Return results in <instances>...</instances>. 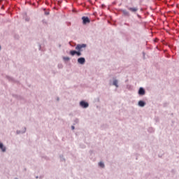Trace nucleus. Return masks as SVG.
<instances>
[{"mask_svg": "<svg viewBox=\"0 0 179 179\" xmlns=\"http://www.w3.org/2000/svg\"><path fill=\"white\" fill-rule=\"evenodd\" d=\"M83 48H86V44H78L76 47V50L80 52L83 51Z\"/></svg>", "mask_w": 179, "mask_h": 179, "instance_id": "obj_1", "label": "nucleus"}, {"mask_svg": "<svg viewBox=\"0 0 179 179\" xmlns=\"http://www.w3.org/2000/svg\"><path fill=\"white\" fill-rule=\"evenodd\" d=\"M64 61H69L70 58L69 57H64Z\"/></svg>", "mask_w": 179, "mask_h": 179, "instance_id": "obj_13", "label": "nucleus"}, {"mask_svg": "<svg viewBox=\"0 0 179 179\" xmlns=\"http://www.w3.org/2000/svg\"><path fill=\"white\" fill-rule=\"evenodd\" d=\"M78 64H80L81 65H83L85 62H86V59H85V57H80L78 59Z\"/></svg>", "mask_w": 179, "mask_h": 179, "instance_id": "obj_4", "label": "nucleus"}, {"mask_svg": "<svg viewBox=\"0 0 179 179\" xmlns=\"http://www.w3.org/2000/svg\"><path fill=\"white\" fill-rule=\"evenodd\" d=\"M77 51L76 50H71L70 51V55H72V57H73V55H76Z\"/></svg>", "mask_w": 179, "mask_h": 179, "instance_id": "obj_9", "label": "nucleus"}, {"mask_svg": "<svg viewBox=\"0 0 179 179\" xmlns=\"http://www.w3.org/2000/svg\"><path fill=\"white\" fill-rule=\"evenodd\" d=\"M76 55H78V57H80V55H82V53H81V52L80 51H77V52H76Z\"/></svg>", "mask_w": 179, "mask_h": 179, "instance_id": "obj_12", "label": "nucleus"}, {"mask_svg": "<svg viewBox=\"0 0 179 179\" xmlns=\"http://www.w3.org/2000/svg\"><path fill=\"white\" fill-rule=\"evenodd\" d=\"M2 1H3V0H0V2H2Z\"/></svg>", "mask_w": 179, "mask_h": 179, "instance_id": "obj_16", "label": "nucleus"}, {"mask_svg": "<svg viewBox=\"0 0 179 179\" xmlns=\"http://www.w3.org/2000/svg\"><path fill=\"white\" fill-rule=\"evenodd\" d=\"M123 13H124V15H129V13H128V12L126 11V10H124V11H123Z\"/></svg>", "mask_w": 179, "mask_h": 179, "instance_id": "obj_14", "label": "nucleus"}, {"mask_svg": "<svg viewBox=\"0 0 179 179\" xmlns=\"http://www.w3.org/2000/svg\"><path fill=\"white\" fill-rule=\"evenodd\" d=\"M99 166L100 167H101L102 169H104V163H103V162H99Z\"/></svg>", "mask_w": 179, "mask_h": 179, "instance_id": "obj_11", "label": "nucleus"}, {"mask_svg": "<svg viewBox=\"0 0 179 179\" xmlns=\"http://www.w3.org/2000/svg\"><path fill=\"white\" fill-rule=\"evenodd\" d=\"M80 106L83 107V108H87V107H89V103L87 102L82 101L80 102Z\"/></svg>", "mask_w": 179, "mask_h": 179, "instance_id": "obj_2", "label": "nucleus"}, {"mask_svg": "<svg viewBox=\"0 0 179 179\" xmlns=\"http://www.w3.org/2000/svg\"><path fill=\"white\" fill-rule=\"evenodd\" d=\"M113 85H114V86H115L116 87H118V80H115L113 81Z\"/></svg>", "mask_w": 179, "mask_h": 179, "instance_id": "obj_10", "label": "nucleus"}, {"mask_svg": "<svg viewBox=\"0 0 179 179\" xmlns=\"http://www.w3.org/2000/svg\"><path fill=\"white\" fill-rule=\"evenodd\" d=\"M0 149H1L2 152H6V148L3 147V144L0 143Z\"/></svg>", "mask_w": 179, "mask_h": 179, "instance_id": "obj_7", "label": "nucleus"}, {"mask_svg": "<svg viewBox=\"0 0 179 179\" xmlns=\"http://www.w3.org/2000/svg\"><path fill=\"white\" fill-rule=\"evenodd\" d=\"M138 94L143 96L145 94V90L143 88H140L138 90Z\"/></svg>", "mask_w": 179, "mask_h": 179, "instance_id": "obj_6", "label": "nucleus"}, {"mask_svg": "<svg viewBox=\"0 0 179 179\" xmlns=\"http://www.w3.org/2000/svg\"><path fill=\"white\" fill-rule=\"evenodd\" d=\"M71 129H75V127H74V126H72V127H71Z\"/></svg>", "mask_w": 179, "mask_h": 179, "instance_id": "obj_15", "label": "nucleus"}, {"mask_svg": "<svg viewBox=\"0 0 179 179\" xmlns=\"http://www.w3.org/2000/svg\"><path fill=\"white\" fill-rule=\"evenodd\" d=\"M138 106H139L140 107H145V103L143 102V101H140L138 102Z\"/></svg>", "mask_w": 179, "mask_h": 179, "instance_id": "obj_8", "label": "nucleus"}, {"mask_svg": "<svg viewBox=\"0 0 179 179\" xmlns=\"http://www.w3.org/2000/svg\"><path fill=\"white\" fill-rule=\"evenodd\" d=\"M128 10H130V12H133V13H135V12H138V8L136 7H133V8H128Z\"/></svg>", "mask_w": 179, "mask_h": 179, "instance_id": "obj_5", "label": "nucleus"}, {"mask_svg": "<svg viewBox=\"0 0 179 179\" xmlns=\"http://www.w3.org/2000/svg\"><path fill=\"white\" fill-rule=\"evenodd\" d=\"M83 24H87V23H90V20L87 17H82Z\"/></svg>", "mask_w": 179, "mask_h": 179, "instance_id": "obj_3", "label": "nucleus"}]
</instances>
